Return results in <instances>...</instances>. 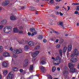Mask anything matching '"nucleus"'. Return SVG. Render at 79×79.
<instances>
[{"label":"nucleus","mask_w":79,"mask_h":79,"mask_svg":"<svg viewBox=\"0 0 79 79\" xmlns=\"http://www.w3.org/2000/svg\"><path fill=\"white\" fill-rule=\"evenodd\" d=\"M59 52L60 56H62L63 55V52H62V49H60L59 50Z\"/></svg>","instance_id":"c85d7f7f"},{"label":"nucleus","mask_w":79,"mask_h":79,"mask_svg":"<svg viewBox=\"0 0 79 79\" xmlns=\"http://www.w3.org/2000/svg\"><path fill=\"white\" fill-rule=\"evenodd\" d=\"M14 57L15 58H16V55H14Z\"/></svg>","instance_id":"0e129e2a"},{"label":"nucleus","mask_w":79,"mask_h":79,"mask_svg":"<svg viewBox=\"0 0 79 79\" xmlns=\"http://www.w3.org/2000/svg\"><path fill=\"white\" fill-rule=\"evenodd\" d=\"M56 70V68L55 67H53L52 68V72H54V71H55V70Z\"/></svg>","instance_id":"c756f323"},{"label":"nucleus","mask_w":79,"mask_h":79,"mask_svg":"<svg viewBox=\"0 0 79 79\" xmlns=\"http://www.w3.org/2000/svg\"><path fill=\"white\" fill-rule=\"evenodd\" d=\"M50 52H51V51L48 52V53H49V54L50 55H51V53H50Z\"/></svg>","instance_id":"e2e57ef3"},{"label":"nucleus","mask_w":79,"mask_h":79,"mask_svg":"<svg viewBox=\"0 0 79 79\" xmlns=\"http://www.w3.org/2000/svg\"><path fill=\"white\" fill-rule=\"evenodd\" d=\"M29 10L31 11H32V7H30Z\"/></svg>","instance_id":"09e8293b"},{"label":"nucleus","mask_w":79,"mask_h":79,"mask_svg":"<svg viewBox=\"0 0 79 79\" xmlns=\"http://www.w3.org/2000/svg\"><path fill=\"white\" fill-rule=\"evenodd\" d=\"M48 78L49 79H52V76L50 75L48 77Z\"/></svg>","instance_id":"c03bdc74"},{"label":"nucleus","mask_w":79,"mask_h":79,"mask_svg":"<svg viewBox=\"0 0 79 79\" xmlns=\"http://www.w3.org/2000/svg\"><path fill=\"white\" fill-rule=\"evenodd\" d=\"M3 27V26L0 25V30H1L2 29Z\"/></svg>","instance_id":"ea45409f"},{"label":"nucleus","mask_w":79,"mask_h":79,"mask_svg":"<svg viewBox=\"0 0 79 79\" xmlns=\"http://www.w3.org/2000/svg\"><path fill=\"white\" fill-rule=\"evenodd\" d=\"M29 49V47L28 45H26L25 46L24 50L25 51H27L28 49Z\"/></svg>","instance_id":"5701e85b"},{"label":"nucleus","mask_w":79,"mask_h":79,"mask_svg":"<svg viewBox=\"0 0 79 79\" xmlns=\"http://www.w3.org/2000/svg\"><path fill=\"white\" fill-rule=\"evenodd\" d=\"M3 48V47L2 46L0 45V49L2 50V49Z\"/></svg>","instance_id":"6e6d98bb"},{"label":"nucleus","mask_w":79,"mask_h":79,"mask_svg":"<svg viewBox=\"0 0 79 79\" xmlns=\"http://www.w3.org/2000/svg\"><path fill=\"white\" fill-rule=\"evenodd\" d=\"M10 3V1L9 0L6 1L2 3L3 6H6Z\"/></svg>","instance_id":"9d476101"},{"label":"nucleus","mask_w":79,"mask_h":79,"mask_svg":"<svg viewBox=\"0 0 79 79\" xmlns=\"http://www.w3.org/2000/svg\"><path fill=\"white\" fill-rule=\"evenodd\" d=\"M59 41V39H57L56 40L55 42V43H58V42Z\"/></svg>","instance_id":"37998d69"},{"label":"nucleus","mask_w":79,"mask_h":79,"mask_svg":"<svg viewBox=\"0 0 79 79\" xmlns=\"http://www.w3.org/2000/svg\"><path fill=\"white\" fill-rule=\"evenodd\" d=\"M60 70V67H58L57 68V70L59 71Z\"/></svg>","instance_id":"5fc2aeb1"},{"label":"nucleus","mask_w":79,"mask_h":79,"mask_svg":"<svg viewBox=\"0 0 79 79\" xmlns=\"http://www.w3.org/2000/svg\"><path fill=\"white\" fill-rule=\"evenodd\" d=\"M18 32L20 33V34H23V31L21 30H19Z\"/></svg>","instance_id":"e433bc0d"},{"label":"nucleus","mask_w":79,"mask_h":79,"mask_svg":"<svg viewBox=\"0 0 79 79\" xmlns=\"http://www.w3.org/2000/svg\"><path fill=\"white\" fill-rule=\"evenodd\" d=\"M71 63H76L77 61V58H72L70 60Z\"/></svg>","instance_id":"4468645a"},{"label":"nucleus","mask_w":79,"mask_h":79,"mask_svg":"<svg viewBox=\"0 0 79 79\" xmlns=\"http://www.w3.org/2000/svg\"><path fill=\"white\" fill-rule=\"evenodd\" d=\"M72 50V45H69L68 47V51L69 52Z\"/></svg>","instance_id":"4be33fe9"},{"label":"nucleus","mask_w":79,"mask_h":79,"mask_svg":"<svg viewBox=\"0 0 79 79\" xmlns=\"http://www.w3.org/2000/svg\"><path fill=\"white\" fill-rule=\"evenodd\" d=\"M55 1L57 2H61V0H55Z\"/></svg>","instance_id":"8fccbe9b"},{"label":"nucleus","mask_w":79,"mask_h":79,"mask_svg":"<svg viewBox=\"0 0 79 79\" xmlns=\"http://www.w3.org/2000/svg\"><path fill=\"white\" fill-rule=\"evenodd\" d=\"M28 65V60H25L23 65V67H26Z\"/></svg>","instance_id":"2eb2a0df"},{"label":"nucleus","mask_w":79,"mask_h":79,"mask_svg":"<svg viewBox=\"0 0 79 79\" xmlns=\"http://www.w3.org/2000/svg\"><path fill=\"white\" fill-rule=\"evenodd\" d=\"M27 34L29 36V35H31V33L29 32H28Z\"/></svg>","instance_id":"864d4df0"},{"label":"nucleus","mask_w":79,"mask_h":79,"mask_svg":"<svg viewBox=\"0 0 79 79\" xmlns=\"http://www.w3.org/2000/svg\"><path fill=\"white\" fill-rule=\"evenodd\" d=\"M35 10V8H34V7H32V10Z\"/></svg>","instance_id":"680f3d73"},{"label":"nucleus","mask_w":79,"mask_h":79,"mask_svg":"<svg viewBox=\"0 0 79 79\" xmlns=\"http://www.w3.org/2000/svg\"><path fill=\"white\" fill-rule=\"evenodd\" d=\"M39 13V12H38V11H36L35 12V14L36 15H38V14Z\"/></svg>","instance_id":"13d9d810"},{"label":"nucleus","mask_w":79,"mask_h":79,"mask_svg":"<svg viewBox=\"0 0 79 79\" xmlns=\"http://www.w3.org/2000/svg\"><path fill=\"white\" fill-rule=\"evenodd\" d=\"M77 26H79V23H77Z\"/></svg>","instance_id":"69168bd1"},{"label":"nucleus","mask_w":79,"mask_h":79,"mask_svg":"<svg viewBox=\"0 0 79 79\" xmlns=\"http://www.w3.org/2000/svg\"><path fill=\"white\" fill-rule=\"evenodd\" d=\"M73 53L75 54V56H79V50L75 48L73 49V52H72Z\"/></svg>","instance_id":"39448f33"},{"label":"nucleus","mask_w":79,"mask_h":79,"mask_svg":"<svg viewBox=\"0 0 79 79\" xmlns=\"http://www.w3.org/2000/svg\"><path fill=\"white\" fill-rule=\"evenodd\" d=\"M54 2L53 0H51L50 1V3H53Z\"/></svg>","instance_id":"a18cd8bd"},{"label":"nucleus","mask_w":79,"mask_h":79,"mask_svg":"<svg viewBox=\"0 0 79 79\" xmlns=\"http://www.w3.org/2000/svg\"><path fill=\"white\" fill-rule=\"evenodd\" d=\"M37 38L38 39H40V35H39L38 36Z\"/></svg>","instance_id":"338daca9"},{"label":"nucleus","mask_w":79,"mask_h":79,"mask_svg":"<svg viewBox=\"0 0 79 79\" xmlns=\"http://www.w3.org/2000/svg\"><path fill=\"white\" fill-rule=\"evenodd\" d=\"M14 32H19V30L17 28H14Z\"/></svg>","instance_id":"bb28decb"},{"label":"nucleus","mask_w":79,"mask_h":79,"mask_svg":"<svg viewBox=\"0 0 79 79\" xmlns=\"http://www.w3.org/2000/svg\"><path fill=\"white\" fill-rule=\"evenodd\" d=\"M3 56L7 57L8 56H10V54L7 52H5L3 53Z\"/></svg>","instance_id":"f3484780"},{"label":"nucleus","mask_w":79,"mask_h":79,"mask_svg":"<svg viewBox=\"0 0 79 79\" xmlns=\"http://www.w3.org/2000/svg\"><path fill=\"white\" fill-rule=\"evenodd\" d=\"M69 75V72L68 71H64L63 72V76L64 78L65 79H68Z\"/></svg>","instance_id":"7ed1b4c3"},{"label":"nucleus","mask_w":79,"mask_h":79,"mask_svg":"<svg viewBox=\"0 0 79 79\" xmlns=\"http://www.w3.org/2000/svg\"><path fill=\"white\" fill-rule=\"evenodd\" d=\"M2 65L3 67L6 68L8 66V64L6 62H3L2 63Z\"/></svg>","instance_id":"412c9836"},{"label":"nucleus","mask_w":79,"mask_h":79,"mask_svg":"<svg viewBox=\"0 0 79 79\" xmlns=\"http://www.w3.org/2000/svg\"><path fill=\"white\" fill-rule=\"evenodd\" d=\"M52 60H55L56 61L57 63L55 62V61H53V64H55V65H58L59 64H60V63L62 61V60H61V59L60 57V56H58L56 58H54L53 57H52Z\"/></svg>","instance_id":"f257e3e1"},{"label":"nucleus","mask_w":79,"mask_h":79,"mask_svg":"<svg viewBox=\"0 0 79 79\" xmlns=\"http://www.w3.org/2000/svg\"><path fill=\"white\" fill-rule=\"evenodd\" d=\"M44 42V43H46V42H47V40L46 39H44L43 40Z\"/></svg>","instance_id":"79ce46f5"},{"label":"nucleus","mask_w":79,"mask_h":79,"mask_svg":"<svg viewBox=\"0 0 79 79\" xmlns=\"http://www.w3.org/2000/svg\"><path fill=\"white\" fill-rule=\"evenodd\" d=\"M30 31L31 32H32L33 33H34L35 34H36L37 33V32H36V31L35 30V28H31L30 29Z\"/></svg>","instance_id":"dca6fc26"},{"label":"nucleus","mask_w":79,"mask_h":79,"mask_svg":"<svg viewBox=\"0 0 79 79\" xmlns=\"http://www.w3.org/2000/svg\"><path fill=\"white\" fill-rule=\"evenodd\" d=\"M13 72H11L9 73L7 77V79H12L14 77V75H13Z\"/></svg>","instance_id":"20e7f679"},{"label":"nucleus","mask_w":79,"mask_h":79,"mask_svg":"<svg viewBox=\"0 0 79 79\" xmlns=\"http://www.w3.org/2000/svg\"><path fill=\"white\" fill-rule=\"evenodd\" d=\"M40 60H41L40 62V64L42 65H44L46 64V61H45V57H42L41 58Z\"/></svg>","instance_id":"423d86ee"},{"label":"nucleus","mask_w":79,"mask_h":79,"mask_svg":"<svg viewBox=\"0 0 79 79\" xmlns=\"http://www.w3.org/2000/svg\"><path fill=\"white\" fill-rule=\"evenodd\" d=\"M19 29H20L21 30H22V29H23V27H22V26H20L19 27Z\"/></svg>","instance_id":"58836bf2"},{"label":"nucleus","mask_w":79,"mask_h":79,"mask_svg":"<svg viewBox=\"0 0 79 79\" xmlns=\"http://www.w3.org/2000/svg\"><path fill=\"white\" fill-rule=\"evenodd\" d=\"M76 10H77V11H79V6H77Z\"/></svg>","instance_id":"4c0bfd02"},{"label":"nucleus","mask_w":79,"mask_h":79,"mask_svg":"<svg viewBox=\"0 0 79 79\" xmlns=\"http://www.w3.org/2000/svg\"><path fill=\"white\" fill-rule=\"evenodd\" d=\"M66 50H67V47L66 46H64L63 49V52L65 53L66 52Z\"/></svg>","instance_id":"b1692460"},{"label":"nucleus","mask_w":79,"mask_h":79,"mask_svg":"<svg viewBox=\"0 0 79 79\" xmlns=\"http://www.w3.org/2000/svg\"><path fill=\"white\" fill-rule=\"evenodd\" d=\"M55 14L56 15H59L60 14V13L58 11H56L55 12Z\"/></svg>","instance_id":"49530a36"},{"label":"nucleus","mask_w":79,"mask_h":79,"mask_svg":"<svg viewBox=\"0 0 79 79\" xmlns=\"http://www.w3.org/2000/svg\"><path fill=\"white\" fill-rule=\"evenodd\" d=\"M10 20H12V21L16 20V17L14 15L10 16Z\"/></svg>","instance_id":"6ab92c4d"},{"label":"nucleus","mask_w":79,"mask_h":79,"mask_svg":"<svg viewBox=\"0 0 79 79\" xmlns=\"http://www.w3.org/2000/svg\"><path fill=\"white\" fill-rule=\"evenodd\" d=\"M58 25L60 26V27H62L63 29H64V27L63 25V23L62 22H60L58 23Z\"/></svg>","instance_id":"a211bd4d"},{"label":"nucleus","mask_w":79,"mask_h":79,"mask_svg":"<svg viewBox=\"0 0 79 79\" xmlns=\"http://www.w3.org/2000/svg\"><path fill=\"white\" fill-rule=\"evenodd\" d=\"M10 50H11V51H12L13 50V48L11 47H10L9 48Z\"/></svg>","instance_id":"a19ab883"},{"label":"nucleus","mask_w":79,"mask_h":79,"mask_svg":"<svg viewBox=\"0 0 79 79\" xmlns=\"http://www.w3.org/2000/svg\"><path fill=\"white\" fill-rule=\"evenodd\" d=\"M20 72H21V73H22V72H23V69H20L19 70Z\"/></svg>","instance_id":"603ef678"},{"label":"nucleus","mask_w":79,"mask_h":79,"mask_svg":"<svg viewBox=\"0 0 79 79\" xmlns=\"http://www.w3.org/2000/svg\"><path fill=\"white\" fill-rule=\"evenodd\" d=\"M34 69V66L32 65H31L29 68L30 71H33Z\"/></svg>","instance_id":"393cba45"},{"label":"nucleus","mask_w":79,"mask_h":79,"mask_svg":"<svg viewBox=\"0 0 79 79\" xmlns=\"http://www.w3.org/2000/svg\"><path fill=\"white\" fill-rule=\"evenodd\" d=\"M64 42V40L63 39H61L60 40V44H63V42Z\"/></svg>","instance_id":"2f4dec72"},{"label":"nucleus","mask_w":79,"mask_h":79,"mask_svg":"<svg viewBox=\"0 0 79 79\" xmlns=\"http://www.w3.org/2000/svg\"><path fill=\"white\" fill-rule=\"evenodd\" d=\"M39 48H40V46H37L35 48V49L36 50H39Z\"/></svg>","instance_id":"473e14b6"},{"label":"nucleus","mask_w":79,"mask_h":79,"mask_svg":"<svg viewBox=\"0 0 79 79\" xmlns=\"http://www.w3.org/2000/svg\"><path fill=\"white\" fill-rule=\"evenodd\" d=\"M19 8H20L21 10H24V9H25V7H24V6H22L20 7Z\"/></svg>","instance_id":"72a5a7b5"},{"label":"nucleus","mask_w":79,"mask_h":79,"mask_svg":"<svg viewBox=\"0 0 79 79\" xmlns=\"http://www.w3.org/2000/svg\"><path fill=\"white\" fill-rule=\"evenodd\" d=\"M51 40H52V41H55V40L53 38H51Z\"/></svg>","instance_id":"bf43d9fd"},{"label":"nucleus","mask_w":79,"mask_h":79,"mask_svg":"<svg viewBox=\"0 0 79 79\" xmlns=\"http://www.w3.org/2000/svg\"><path fill=\"white\" fill-rule=\"evenodd\" d=\"M13 70L14 71H16L18 70V68L16 67H14L13 68Z\"/></svg>","instance_id":"f704fd0d"},{"label":"nucleus","mask_w":79,"mask_h":79,"mask_svg":"<svg viewBox=\"0 0 79 79\" xmlns=\"http://www.w3.org/2000/svg\"><path fill=\"white\" fill-rule=\"evenodd\" d=\"M7 23V20L4 19L1 22V24L2 25H5Z\"/></svg>","instance_id":"f8f14e48"},{"label":"nucleus","mask_w":79,"mask_h":79,"mask_svg":"<svg viewBox=\"0 0 79 79\" xmlns=\"http://www.w3.org/2000/svg\"><path fill=\"white\" fill-rule=\"evenodd\" d=\"M12 29L11 27H6L4 28L3 31L5 33H9L12 31Z\"/></svg>","instance_id":"f03ea898"},{"label":"nucleus","mask_w":79,"mask_h":79,"mask_svg":"<svg viewBox=\"0 0 79 79\" xmlns=\"http://www.w3.org/2000/svg\"><path fill=\"white\" fill-rule=\"evenodd\" d=\"M59 14H60V16H63V14L61 13V12H60L59 13Z\"/></svg>","instance_id":"de8ad7c7"},{"label":"nucleus","mask_w":79,"mask_h":79,"mask_svg":"<svg viewBox=\"0 0 79 79\" xmlns=\"http://www.w3.org/2000/svg\"><path fill=\"white\" fill-rule=\"evenodd\" d=\"M70 73H77V69L75 68L71 69L69 71Z\"/></svg>","instance_id":"1a4fd4ad"},{"label":"nucleus","mask_w":79,"mask_h":79,"mask_svg":"<svg viewBox=\"0 0 79 79\" xmlns=\"http://www.w3.org/2000/svg\"><path fill=\"white\" fill-rule=\"evenodd\" d=\"M40 70L41 73H44L45 71V68L43 67V66H40Z\"/></svg>","instance_id":"9b49d317"},{"label":"nucleus","mask_w":79,"mask_h":79,"mask_svg":"<svg viewBox=\"0 0 79 79\" xmlns=\"http://www.w3.org/2000/svg\"><path fill=\"white\" fill-rule=\"evenodd\" d=\"M8 70H4L3 72L4 75H6V74H8Z\"/></svg>","instance_id":"cd10ccee"},{"label":"nucleus","mask_w":79,"mask_h":79,"mask_svg":"<svg viewBox=\"0 0 79 79\" xmlns=\"http://www.w3.org/2000/svg\"><path fill=\"white\" fill-rule=\"evenodd\" d=\"M31 35V36H34V34L32 33Z\"/></svg>","instance_id":"774afa93"},{"label":"nucleus","mask_w":79,"mask_h":79,"mask_svg":"<svg viewBox=\"0 0 79 79\" xmlns=\"http://www.w3.org/2000/svg\"><path fill=\"white\" fill-rule=\"evenodd\" d=\"M28 45L30 47H34V43L32 41H30L28 42Z\"/></svg>","instance_id":"ddd939ff"},{"label":"nucleus","mask_w":79,"mask_h":79,"mask_svg":"<svg viewBox=\"0 0 79 79\" xmlns=\"http://www.w3.org/2000/svg\"><path fill=\"white\" fill-rule=\"evenodd\" d=\"M43 38V36L42 35H40V39H42Z\"/></svg>","instance_id":"3c124183"},{"label":"nucleus","mask_w":79,"mask_h":79,"mask_svg":"<svg viewBox=\"0 0 79 79\" xmlns=\"http://www.w3.org/2000/svg\"><path fill=\"white\" fill-rule=\"evenodd\" d=\"M39 53V51H36L34 52H33L32 54V55L33 58H34L36 56H37L38 55V54Z\"/></svg>","instance_id":"0eeeda50"},{"label":"nucleus","mask_w":79,"mask_h":79,"mask_svg":"<svg viewBox=\"0 0 79 79\" xmlns=\"http://www.w3.org/2000/svg\"><path fill=\"white\" fill-rule=\"evenodd\" d=\"M74 64L71 63H69L68 64V67L70 69H72V68H74Z\"/></svg>","instance_id":"aec40b11"},{"label":"nucleus","mask_w":79,"mask_h":79,"mask_svg":"<svg viewBox=\"0 0 79 79\" xmlns=\"http://www.w3.org/2000/svg\"><path fill=\"white\" fill-rule=\"evenodd\" d=\"M64 71H68L69 72V69H68V67L67 66L64 67Z\"/></svg>","instance_id":"a878e982"},{"label":"nucleus","mask_w":79,"mask_h":79,"mask_svg":"<svg viewBox=\"0 0 79 79\" xmlns=\"http://www.w3.org/2000/svg\"><path fill=\"white\" fill-rule=\"evenodd\" d=\"M73 52H72V54L71 55V57H72V58H73V57H74V56H76L75 55V54H73Z\"/></svg>","instance_id":"c9c22d12"},{"label":"nucleus","mask_w":79,"mask_h":79,"mask_svg":"<svg viewBox=\"0 0 79 79\" xmlns=\"http://www.w3.org/2000/svg\"><path fill=\"white\" fill-rule=\"evenodd\" d=\"M67 8H68V10H70V7L69 6H67Z\"/></svg>","instance_id":"052dcab7"},{"label":"nucleus","mask_w":79,"mask_h":79,"mask_svg":"<svg viewBox=\"0 0 79 79\" xmlns=\"http://www.w3.org/2000/svg\"><path fill=\"white\" fill-rule=\"evenodd\" d=\"M56 48H60V45L59 44H57V45H56Z\"/></svg>","instance_id":"7c9ffc66"},{"label":"nucleus","mask_w":79,"mask_h":79,"mask_svg":"<svg viewBox=\"0 0 79 79\" xmlns=\"http://www.w3.org/2000/svg\"><path fill=\"white\" fill-rule=\"evenodd\" d=\"M56 9H58L60 8V7L59 6H56Z\"/></svg>","instance_id":"4d7b16f0"},{"label":"nucleus","mask_w":79,"mask_h":79,"mask_svg":"<svg viewBox=\"0 0 79 79\" xmlns=\"http://www.w3.org/2000/svg\"><path fill=\"white\" fill-rule=\"evenodd\" d=\"M14 52L15 53H17V54H19V53H21L23 52V51L21 49L14 50Z\"/></svg>","instance_id":"6e6552de"}]
</instances>
